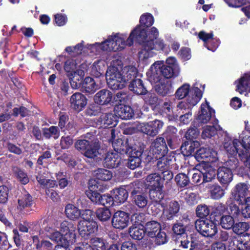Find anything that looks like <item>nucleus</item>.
<instances>
[{"label":"nucleus","instance_id":"obj_1","mask_svg":"<svg viewBox=\"0 0 250 250\" xmlns=\"http://www.w3.org/2000/svg\"><path fill=\"white\" fill-rule=\"evenodd\" d=\"M140 24L131 32L126 41L116 34L110 37L102 42V49L106 51H117L122 50L126 45L131 46L133 44L134 40L136 42H143L148 36L149 28L154 23V18L150 13L141 15L139 21Z\"/></svg>","mask_w":250,"mask_h":250},{"label":"nucleus","instance_id":"obj_2","mask_svg":"<svg viewBox=\"0 0 250 250\" xmlns=\"http://www.w3.org/2000/svg\"><path fill=\"white\" fill-rule=\"evenodd\" d=\"M159 36L158 29L152 27L148 32V36L143 42H137L142 45L141 49L138 52V57L140 60L145 61L154 56L153 50L162 52L168 54L170 52L168 45L165 43L163 40L157 39Z\"/></svg>","mask_w":250,"mask_h":250},{"label":"nucleus","instance_id":"obj_3","mask_svg":"<svg viewBox=\"0 0 250 250\" xmlns=\"http://www.w3.org/2000/svg\"><path fill=\"white\" fill-rule=\"evenodd\" d=\"M180 73V70L165 65L164 62L159 61L151 65L146 75L152 83L160 82L163 78L170 79L177 77Z\"/></svg>","mask_w":250,"mask_h":250},{"label":"nucleus","instance_id":"obj_4","mask_svg":"<svg viewBox=\"0 0 250 250\" xmlns=\"http://www.w3.org/2000/svg\"><path fill=\"white\" fill-rule=\"evenodd\" d=\"M94 135L93 133L88 132L84 134L86 139H79L75 143L76 149L82 154L89 159H95L99 154L100 143L97 139H92Z\"/></svg>","mask_w":250,"mask_h":250},{"label":"nucleus","instance_id":"obj_5","mask_svg":"<svg viewBox=\"0 0 250 250\" xmlns=\"http://www.w3.org/2000/svg\"><path fill=\"white\" fill-rule=\"evenodd\" d=\"M217 221L213 219L205 218L198 219L195 222L197 231L203 236L213 238L218 232Z\"/></svg>","mask_w":250,"mask_h":250},{"label":"nucleus","instance_id":"obj_6","mask_svg":"<svg viewBox=\"0 0 250 250\" xmlns=\"http://www.w3.org/2000/svg\"><path fill=\"white\" fill-rule=\"evenodd\" d=\"M128 190L130 194L132 203L140 208L146 207L148 203L147 194L138 183L133 182L129 184Z\"/></svg>","mask_w":250,"mask_h":250},{"label":"nucleus","instance_id":"obj_7","mask_svg":"<svg viewBox=\"0 0 250 250\" xmlns=\"http://www.w3.org/2000/svg\"><path fill=\"white\" fill-rule=\"evenodd\" d=\"M168 152V147L164 138L157 137L152 143L149 151V161H154V159H160L165 157Z\"/></svg>","mask_w":250,"mask_h":250},{"label":"nucleus","instance_id":"obj_8","mask_svg":"<svg viewBox=\"0 0 250 250\" xmlns=\"http://www.w3.org/2000/svg\"><path fill=\"white\" fill-rule=\"evenodd\" d=\"M249 188L250 186L247 184L239 183L232 189L229 198L236 200L239 205H244L247 199L250 198L248 197Z\"/></svg>","mask_w":250,"mask_h":250},{"label":"nucleus","instance_id":"obj_9","mask_svg":"<svg viewBox=\"0 0 250 250\" xmlns=\"http://www.w3.org/2000/svg\"><path fill=\"white\" fill-rule=\"evenodd\" d=\"M240 141L238 139H235L233 141L229 137H225L224 142V146L226 151L230 156H235L237 154L241 159L247 157V152L244 149L238 148Z\"/></svg>","mask_w":250,"mask_h":250},{"label":"nucleus","instance_id":"obj_10","mask_svg":"<svg viewBox=\"0 0 250 250\" xmlns=\"http://www.w3.org/2000/svg\"><path fill=\"white\" fill-rule=\"evenodd\" d=\"M78 228L80 235L86 240L89 238L91 234L97 231L98 226L96 221H80Z\"/></svg>","mask_w":250,"mask_h":250},{"label":"nucleus","instance_id":"obj_11","mask_svg":"<svg viewBox=\"0 0 250 250\" xmlns=\"http://www.w3.org/2000/svg\"><path fill=\"white\" fill-rule=\"evenodd\" d=\"M180 205L178 201H171L164 208L162 218L164 223L167 221H171L175 217H178Z\"/></svg>","mask_w":250,"mask_h":250},{"label":"nucleus","instance_id":"obj_12","mask_svg":"<svg viewBox=\"0 0 250 250\" xmlns=\"http://www.w3.org/2000/svg\"><path fill=\"white\" fill-rule=\"evenodd\" d=\"M129 220V214L128 213L118 210L113 214L111 224L114 228L122 230L128 226Z\"/></svg>","mask_w":250,"mask_h":250},{"label":"nucleus","instance_id":"obj_13","mask_svg":"<svg viewBox=\"0 0 250 250\" xmlns=\"http://www.w3.org/2000/svg\"><path fill=\"white\" fill-rule=\"evenodd\" d=\"M88 100L86 96L80 92H75L70 98L71 107L75 111H83L87 104Z\"/></svg>","mask_w":250,"mask_h":250},{"label":"nucleus","instance_id":"obj_14","mask_svg":"<svg viewBox=\"0 0 250 250\" xmlns=\"http://www.w3.org/2000/svg\"><path fill=\"white\" fill-rule=\"evenodd\" d=\"M99 128H111L117 125V117L115 114L112 113H103L96 122Z\"/></svg>","mask_w":250,"mask_h":250},{"label":"nucleus","instance_id":"obj_15","mask_svg":"<svg viewBox=\"0 0 250 250\" xmlns=\"http://www.w3.org/2000/svg\"><path fill=\"white\" fill-rule=\"evenodd\" d=\"M33 197L26 190L24 189L18 196L17 208L23 211L26 208H31L34 204Z\"/></svg>","mask_w":250,"mask_h":250},{"label":"nucleus","instance_id":"obj_16","mask_svg":"<svg viewBox=\"0 0 250 250\" xmlns=\"http://www.w3.org/2000/svg\"><path fill=\"white\" fill-rule=\"evenodd\" d=\"M155 84V90L159 96L162 97L170 96L174 91L172 83L170 81L162 80Z\"/></svg>","mask_w":250,"mask_h":250},{"label":"nucleus","instance_id":"obj_17","mask_svg":"<svg viewBox=\"0 0 250 250\" xmlns=\"http://www.w3.org/2000/svg\"><path fill=\"white\" fill-rule=\"evenodd\" d=\"M163 125V122L155 119L147 123L144 128L142 129V131L148 136L154 137L158 134Z\"/></svg>","mask_w":250,"mask_h":250},{"label":"nucleus","instance_id":"obj_18","mask_svg":"<svg viewBox=\"0 0 250 250\" xmlns=\"http://www.w3.org/2000/svg\"><path fill=\"white\" fill-rule=\"evenodd\" d=\"M188 227L183 223L178 222L174 223L172 227L171 237L176 242L179 243V240L186 238L188 236Z\"/></svg>","mask_w":250,"mask_h":250},{"label":"nucleus","instance_id":"obj_19","mask_svg":"<svg viewBox=\"0 0 250 250\" xmlns=\"http://www.w3.org/2000/svg\"><path fill=\"white\" fill-rule=\"evenodd\" d=\"M236 84L235 91L240 94L250 91V71L245 73L234 82Z\"/></svg>","mask_w":250,"mask_h":250},{"label":"nucleus","instance_id":"obj_20","mask_svg":"<svg viewBox=\"0 0 250 250\" xmlns=\"http://www.w3.org/2000/svg\"><path fill=\"white\" fill-rule=\"evenodd\" d=\"M215 111L209 105L208 103L207 102L206 104H202L201 105V111L197 118L199 123L207 124L210 120L212 113H214Z\"/></svg>","mask_w":250,"mask_h":250},{"label":"nucleus","instance_id":"obj_21","mask_svg":"<svg viewBox=\"0 0 250 250\" xmlns=\"http://www.w3.org/2000/svg\"><path fill=\"white\" fill-rule=\"evenodd\" d=\"M121 158L117 153L108 152L103 161L104 167L107 168L117 167L121 163Z\"/></svg>","mask_w":250,"mask_h":250},{"label":"nucleus","instance_id":"obj_22","mask_svg":"<svg viewBox=\"0 0 250 250\" xmlns=\"http://www.w3.org/2000/svg\"><path fill=\"white\" fill-rule=\"evenodd\" d=\"M146 184L150 189H161L164 188V179L160 175L153 173L148 175L146 178Z\"/></svg>","mask_w":250,"mask_h":250},{"label":"nucleus","instance_id":"obj_23","mask_svg":"<svg viewBox=\"0 0 250 250\" xmlns=\"http://www.w3.org/2000/svg\"><path fill=\"white\" fill-rule=\"evenodd\" d=\"M113 94L107 89H103L98 91L94 97V102L99 105H106L112 99Z\"/></svg>","mask_w":250,"mask_h":250},{"label":"nucleus","instance_id":"obj_24","mask_svg":"<svg viewBox=\"0 0 250 250\" xmlns=\"http://www.w3.org/2000/svg\"><path fill=\"white\" fill-rule=\"evenodd\" d=\"M115 111L117 117L123 120H129L134 116V110L129 105L120 104L115 107Z\"/></svg>","mask_w":250,"mask_h":250},{"label":"nucleus","instance_id":"obj_25","mask_svg":"<svg viewBox=\"0 0 250 250\" xmlns=\"http://www.w3.org/2000/svg\"><path fill=\"white\" fill-rule=\"evenodd\" d=\"M217 179L222 185H228L233 179V173L230 168L220 167L217 170Z\"/></svg>","mask_w":250,"mask_h":250},{"label":"nucleus","instance_id":"obj_26","mask_svg":"<svg viewBox=\"0 0 250 250\" xmlns=\"http://www.w3.org/2000/svg\"><path fill=\"white\" fill-rule=\"evenodd\" d=\"M213 155V149L209 147H201L193 154L195 158L199 162H209Z\"/></svg>","mask_w":250,"mask_h":250},{"label":"nucleus","instance_id":"obj_27","mask_svg":"<svg viewBox=\"0 0 250 250\" xmlns=\"http://www.w3.org/2000/svg\"><path fill=\"white\" fill-rule=\"evenodd\" d=\"M227 211L228 207L226 204L221 202L216 203L212 207L210 217L214 221H219L223 216L225 215V213Z\"/></svg>","mask_w":250,"mask_h":250},{"label":"nucleus","instance_id":"obj_28","mask_svg":"<svg viewBox=\"0 0 250 250\" xmlns=\"http://www.w3.org/2000/svg\"><path fill=\"white\" fill-rule=\"evenodd\" d=\"M129 89L133 93L138 95H146L147 90L142 80L137 79L130 82Z\"/></svg>","mask_w":250,"mask_h":250},{"label":"nucleus","instance_id":"obj_29","mask_svg":"<svg viewBox=\"0 0 250 250\" xmlns=\"http://www.w3.org/2000/svg\"><path fill=\"white\" fill-rule=\"evenodd\" d=\"M61 230L64 233L63 234H67V239H71L70 240L72 244L76 237V226L72 222L64 221L61 224Z\"/></svg>","mask_w":250,"mask_h":250},{"label":"nucleus","instance_id":"obj_30","mask_svg":"<svg viewBox=\"0 0 250 250\" xmlns=\"http://www.w3.org/2000/svg\"><path fill=\"white\" fill-rule=\"evenodd\" d=\"M207 188L212 199L218 200L223 197L225 194V189L218 184H209Z\"/></svg>","mask_w":250,"mask_h":250},{"label":"nucleus","instance_id":"obj_31","mask_svg":"<svg viewBox=\"0 0 250 250\" xmlns=\"http://www.w3.org/2000/svg\"><path fill=\"white\" fill-rule=\"evenodd\" d=\"M112 146L118 154H127L130 150L127 139H117L112 142Z\"/></svg>","mask_w":250,"mask_h":250},{"label":"nucleus","instance_id":"obj_32","mask_svg":"<svg viewBox=\"0 0 250 250\" xmlns=\"http://www.w3.org/2000/svg\"><path fill=\"white\" fill-rule=\"evenodd\" d=\"M111 192L114 202L117 204L124 203L128 197V191L122 187L115 188Z\"/></svg>","mask_w":250,"mask_h":250},{"label":"nucleus","instance_id":"obj_33","mask_svg":"<svg viewBox=\"0 0 250 250\" xmlns=\"http://www.w3.org/2000/svg\"><path fill=\"white\" fill-rule=\"evenodd\" d=\"M144 229L147 235L150 238H154L156 236V233L161 230V225L157 221L151 220L146 222Z\"/></svg>","mask_w":250,"mask_h":250},{"label":"nucleus","instance_id":"obj_34","mask_svg":"<svg viewBox=\"0 0 250 250\" xmlns=\"http://www.w3.org/2000/svg\"><path fill=\"white\" fill-rule=\"evenodd\" d=\"M98 88L94 80L90 77H86L83 81L81 90L89 94H92L95 92Z\"/></svg>","mask_w":250,"mask_h":250},{"label":"nucleus","instance_id":"obj_35","mask_svg":"<svg viewBox=\"0 0 250 250\" xmlns=\"http://www.w3.org/2000/svg\"><path fill=\"white\" fill-rule=\"evenodd\" d=\"M67 234H62L60 232L56 230L50 234L49 238L52 241L56 242L58 245L69 246L70 244H71V239H67Z\"/></svg>","mask_w":250,"mask_h":250},{"label":"nucleus","instance_id":"obj_36","mask_svg":"<svg viewBox=\"0 0 250 250\" xmlns=\"http://www.w3.org/2000/svg\"><path fill=\"white\" fill-rule=\"evenodd\" d=\"M13 174L17 180L23 185H26L29 182V178L24 169L17 166L12 167Z\"/></svg>","mask_w":250,"mask_h":250},{"label":"nucleus","instance_id":"obj_37","mask_svg":"<svg viewBox=\"0 0 250 250\" xmlns=\"http://www.w3.org/2000/svg\"><path fill=\"white\" fill-rule=\"evenodd\" d=\"M188 174L183 172L177 174L174 178L175 182L178 188L182 190L184 188H187L190 184V179Z\"/></svg>","mask_w":250,"mask_h":250},{"label":"nucleus","instance_id":"obj_38","mask_svg":"<svg viewBox=\"0 0 250 250\" xmlns=\"http://www.w3.org/2000/svg\"><path fill=\"white\" fill-rule=\"evenodd\" d=\"M177 132V129L173 126L170 125L167 126L164 134L167 143V145L171 149L175 148L173 143L176 141Z\"/></svg>","mask_w":250,"mask_h":250},{"label":"nucleus","instance_id":"obj_39","mask_svg":"<svg viewBox=\"0 0 250 250\" xmlns=\"http://www.w3.org/2000/svg\"><path fill=\"white\" fill-rule=\"evenodd\" d=\"M200 146L199 142L196 140L184 141L181 145V149L187 151V156L193 155L195 153V149L198 148Z\"/></svg>","mask_w":250,"mask_h":250},{"label":"nucleus","instance_id":"obj_40","mask_svg":"<svg viewBox=\"0 0 250 250\" xmlns=\"http://www.w3.org/2000/svg\"><path fill=\"white\" fill-rule=\"evenodd\" d=\"M65 213L68 218L75 221L80 217L81 210L74 205L68 204L65 208Z\"/></svg>","mask_w":250,"mask_h":250},{"label":"nucleus","instance_id":"obj_41","mask_svg":"<svg viewBox=\"0 0 250 250\" xmlns=\"http://www.w3.org/2000/svg\"><path fill=\"white\" fill-rule=\"evenodd\" d=\"M105 77L106 81L107 80H124L123 74L117 67L114 66H110L108 67L106 71Z\"/></svg>","mask_w":250,"mask_h":250},{"label":"nucleus","instance_id":"obj_42","mask_svg":"<svg viewBox=\"0 0 250 250\" xmlns=\"http://www.w3.org/2000/svg\"><path fill=\"white\" fill-rule=\"evenodd\" d=\"M42 132L43 136L46 139H49L52 137L56 140L60 137V131L59 127L57 126L52 125L49 128H42Z\"/></svg>","mask_w":250,"mask_h":250},{"label":"nucleus","instance_id":"obj_43","mask_svg":"<svg viewBox=\"0 0 250 250\" xmlns=\"http://www.w3.org/2000/svg\"><path fill=\"white\" fill-rule=\"evenodd\" d=\"M236 200L229 197L226 202V206L228 207L229 214L235 218L238 217L241 213L239 207L236 204Z\"/></svg>","mask_w":250,"mask_h":250},{"label":"nucleus","instance_id":"obj_44","mask_svg":"<svg viewBox=\"0 0 250 250\" xmlns=\"http://www.w3.org/2000/svg\"><path fill=\"white\" fill-rule=\"evenodd\" d=\"M146 233L144 227L131 226L129 229V234L134 240H142Z\"/></svg>","mask_w":250,"mask_h":250},{"label":"nucleus","instance_id":"obj_45","mask_svg":"<svg viewBox=\"0 0 250 250\" xmlns=\"http://www.w3.org/2000/svg\"><path fill=\"white\" fill-rule=\"evenodd\" d=\"M104 65L100 61L95 62L91 67V74L96 78L104 77Z\"/></svg>","mask_w":250,"mask_h":250},{"label":"nucleus","instance_id":"obj_46","mask_svg":"<svg viewBox=\"0 0 250 250\" xmlns=\"http://www.w3.org/2000/svg\"><path fill=\"white\" fill-rule=\"evenodd\" d=\"M32 240L36 249L39 250H50V249L52 247V244L49 241L42 240L40 241L37 235L33 236Z\"/></svg>","mask_w":250,"mask_h":250},{"label":"nucleus","instance_id":"obj_47","mask_svg":"<svg viewBox=\"0 0 250 250\" xmlns=\"http://www.w3.org/2000/svg\"><path fill=\"white\" fill-rule=\"evenodd\" d=\"M234 218L235 217L229 214L225 215L223 216L222 218L217 221V222L225 229H232L235 224Z\"/></svg>","mask_w":250,"mask_h":250},{"label":"nucleus","instance_id":"obj_48","mask_svg":"<svg viewBox=\"0 0 250 250\" xmlns=\"http://www.w3.org/2000/svg\"><path fill=\"white\" fill-rule=\"evenodd\" d=\"M95 214L98 220L102 222L109 220L111 216L110 209L107 208H98L95 211Z\"/></svg>","mask_w":250,"mask_h":250},{"label":"nucleus","instance_id":"obj_49","mask_svg":"<svg viewBox=\"0 0 250 250\" xmlns=\"http://www.w3.org/2000/svg\"><path fill=\"white\" fill-rule=\"evenodd\" d=\"M56 177L60 188L63 189L69 185H71L72 181L70 177H68L63 172L59 171L56 173Z\"/></svg>","mask_w":250,"mask_h":250},{"label":"nucleus","instance_id":"obj_50","mask_svg":"<svg viewBox=\"0 0 250 250\" xmlns=\"http://www.w3.org/2000/svg\"><path fill=\"white\" fill-rule=\"evenodd\" d=\"M239 161L235 156H229L228 160L226 162L225 165L228 168H230V170H235L240 172L241 170H244L243 167H239Z\"/></svg>","mask_w":250,"mask_h":250},{"label":"nucleus","instance_id":"obj_51","mask_svg":"<svg viewBox=\"0 0 250 250\" xmlns=\"http://www.w3.org/2000/svg\"><path fill=\"white\" fill-rule=\"evenodd\" d=\"M90 247L92 250H105L106 246L104 239L97 237L90 238Z\"/></svg>","mask_w":250,"mask_h":250},{"label":"nucleus","instance_id":"obj_52","mask_svg":"<svg viewBox=\"0 0 250 250\" xmlns=\"http://www.w3.org/2000/svg\"><path fill=\"white\" fill-rule=\"evenodd\" d=\"M132 226L144 227L146 222V215L144 213L133 214L130 218Z\"/></svg>","mask_w":250,"mask_h":250},{"label":"nucleus","instance_id":"obj_53","mask_svg":"<svg viewBox=\"0 0 250 250\" xmlns=\"http://www.w3.org/2000/svg\"><path fill=\"white\" fill-rule=\"evenodd\" d=\"M210 210L209 207L205 204L198 205L196 208V216L199 219H205L209 214Z\"/></svg>","mask_w":250,"mask_h":250},{"label":"nucleus","instance_id":"obj_54","mask_svg":"<svg viewBox=\"0 0 250 250\" xmlns=\"http://www.w3.org/2000/svg\"><path fill=\"white\" fill-rule=\"evenodd\" d=\"M161 189H151L149 190V194L151 199L155 203H160L165 196V193Z\"/></svg>","mask_w":250,"mask_h":250},{"label":"nucleus","instance_id":"obj_55","mask_svg":"<svg viewBox=\"0 0 250 250\" xmlns=\"http://www.w3.org/2000/svg\"><path fill=\"white\" fill-rule=\"evenodd\" d=\"M107 83L108 87L112 90H118L124 88L125 84V80H107Z\"/></svg>","mask_w":250,"mask_h":250},{"label":"nucleus","instance_id":"obj_56","mask_svg":"<svg viewBox=\"0 0 250 250\" xmlns=\"http://www.w3.org/2000/svg\"><path fill=\"white\" fill-rule=\"evenodd\" d=\"M83 41L79 43L74 46H67L65 48V51L70 55L76 57L82 53L83 48Z\"/></svg>","mask_w":250,"mask_h":250},{"label":"nucleus","instance_id":"obj_57","mask_svg":"<svg viewBox=\"0 0 250 250\" xmlns=\"http://www.w3.org/2000/svg\"><path fill=\"white\" fill-rule=\"evenodd\" d=\"M204 171H202V183H208L211 182L215 178L216 172L211 167H208L205 169Z\"/></svg>","mask_w":250,"mask_h":250},{"label":"nucleus","instance_id":"obj_58","mask_svg":"<svg viewBox=\"0 0 250 250\" xmlns=\"http://www.w3.org/2000/svg\"><path fill=\"white\" fill-rule=\"evenodd\" d=\"M98 179L102 181H108L112 177V173L107 169L98 168L96 173Z\"/></svg>","mask_w":250,"mask_h":250},{"label":"nucleus","instance_id":"obj_59","mask_svg":"<svg viewBox=\"0 0 250 250\" xmlns=\"http://www.w3.org/2000/svg\"><path fill=\"white\" fill-rule=\"evenodd\" d=\"M250 229L249 224L245 222H240L234 224L232 230L233 232L237 234L240 235Z\"/></svg>","mask_w":250,"mask_h":250},{"label":"nucleus","instance_id":"obj_60","mask_svg":"<svg viewBox=\"0 0 250 250\" xmlns=\"http://www.w3.org/2000/svg\"><path fill=\"white\" fill-rule=\"evenodd\" d=\"M137 73V70L135 67H128L125 74L123 75L124 80H125V84L127 82L130 81L131 82L135 79H137L136 78Z\"/></svg>","mask_w":250,"mask_h":250},{"label":"nucleus","instance_id":"obj_61","mask_svg":"<svg viewBox=\"0 0 250 250\" xmlns=\"http://www.w3.org/2000/svg\"><path fill=\"white\" fill-rule=\"evenodd\" d=\"M190 89V85L188 83H185L178 88L175 93V96L178 99H183L187 97Z\"/></svg>","mask_w":250,"mask_h":250},{"label":"nucleus","instance_id":"obj_62","mask_svg":"<svg viewBox=\"0 0 250 250\" xmlns=\"http://www.w3.org/2000/svg\"><path fill=\"white\" fill-rule=\"evenodd\" d=\"M100 201L98 204L102 205L105 206V208H109L114 204V201L112 195L109 194L101 195L100 196Z\"/></svg>","mask_w":250,"mask_h":250},{"label":"nucleus","instance_id":"obj_63","mask_svg":"<svg viewBox=\"0 0 250 250\" xmlns=\"http://www.w3.org/2000/svg\"><path fill=\"white\" fill-rule=\"evenodd\" d=\"M10 189L6 186H0V204H6L9 196Z\"/></svg>","mask_w":250,"mask_h":250},{"label":"nucleus","instance_id":"obj_64","mask_svg":"<svg viewBox=\"0 0 250 250\" xmlns=\"http://www.w3.org/2000/svg\"><path fill=\"white\" fill-rule=\"evenodd\" d=\"M101 112V107L95 104L88 105L84 113L87 116H97Z\"/></svg>","mask_w":250,"mask_h":250}]
</instances>
